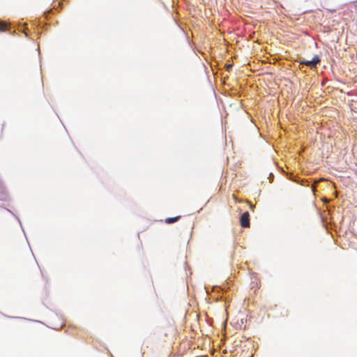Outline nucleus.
I'll return each mask as SVG.
<instances>
[{
    "label": "nucleus",
    "instance_id": "1",
    "mask_svg": "<svg viewBox=\"0 0 357 357\" xmlns=\"http://www.w3.org/2000/svg\"><path fill=\"white\" fill-rule=\"evenodd\" d=\"M298 62L300 64L305 65L310 68H315L317 65L320 62V59L318 56L315 55L311 61L300 59Z\"/></svg>",
    "mask_w": 357,
    "mask_h": 357
},
{
    "label": "nucleus",
    "instance_id": "2",
    "mask_svg": "<svg viewBox=\"0 0 357 357\" xmlns=\"http://www.w3.org/2000/svg\"><path fill=\"white\" fill-rule=\"evenodd\" d=\"M240 222L242 227H250V214L248 211H245L242 214L240 218Z\"/></svg>",
    "mask_w": 357,
    "mask_h": 357
},
{
    "label": "nucleus",
    "instance_id": "3",
    "mask_svg": "<svg viewBox=\"0 0 357 357\" xmlns=\"http://www.w3.org/2000/svg\"><path fill=\"white\" fill-rule=\"evenodd\" d=\"M180 218H181L180 215H178V216H176L174 218H167L165 219V222L167 224H172V223H174V222H176L177 220H178L180 219Z\"/></svg>",
    "mask_w": 357,
    "mask_h": 357
},
{
    "label": "nucleus",
    "instance_id": "4",
    "mask_svg": "<svg viewBox=\"0 0 357 357\" xmlns=\"http://www.w3.org/2000/svg\"><path fill=\"white\" fill-rule=\"evenodd\" d=\"M8 24L2 21H0V31H4L7 29Z\"/></svg>",
    "mask_w": 357,
    "mask_h": 357
}]
</instances>
